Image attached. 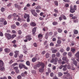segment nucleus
Instances as JSON below:
<instances>
[{
	"mask_svg": "<svg viewBox=\"0 0 79 79\" xmlns=\"http://www.w3.org/2000/svg\"><path fill=\"white\" fill-rule=\"evenodd\" d=\"M53 75H54L53 73H50V76L51 77H53Z\"/></svg>",
	"mask_w": 79,
	"mask_h": 79,
	"instance_id": "nucleus-61",
	"label": "nucleus"
},
{
	"mask_svg": "<svg viewBox=\"0 0 79 79\" xmlns=\"http://www.w3.org/2000/svg\"><path fill=\"white\" fill-rule=\"evenodd\" d=\"M3 62L2 60H0V70L1 71H4L5 70V68L2 67L3 66Z\"/></svg>",
	"mask_w": 79,
	"mask_h": 79,
	"instance_id": "nucleus-1",
	"label": "nucleus"
},
{
	"mask_svg": "<svg viewBox=\"0 0 79 79\" xmlns=\"http://www.w3.org/2000/svg\"><path fill=\"white\" fill-rule=\"evenodd\" d=\"M4 51L6 53H9L10 52V49L9 48H6L5 49Z\"/></svg>",
	"mask_w": 79,
	"mask_h": 79,
	"instance_id": "nucleus-12",
	"label": "nucleus"
},
{
	"mask_svg": "<svg viewBox=\"0 0 79 79\" xmlns=\"http://www.w3.org/2000/svg\"><path fill=\"white\" fill-rule=\"evenodd\" d=\"M54 12L55 13H58V10L56 9H55L54 10Z\"/></svg>",
	"mask_w": 79,
	"mask_h": 79,
	"instance_id": "nucleus-47",
	"label": "nucleus"
},
{
	"mask_svg": "<svg viewBox=\"0 0 79 79\" xmlns=\"http://www.w3.org/2000/svg\"><path fill=\"white\" fill-rule=\"evenodd\" d=\"M31 35H27L26 37V39L28 40L29 41H30V40H32V38H31Z\"/></svg>",
	"mask_w": 79,
	"mask_h": 79,
	"instance_id": "nucleus-9",
	"label": "nucleus"
},
{
	"mask_svg": "<svg viewBox=\"0 0 79 79\" xmlns=\"http://www.w3.org/2000/svg\"><path fill=\"white\" fill-rule=\"evenodd\" d=\"M57 44H60L61 43V41L60 40H58L57 41Z\"/></svg>",
	"mask_w": 79,
	"mask_h": 79,
	"instance_id": "nucleus-44",
	"label": "nucleus"
},
{
	"mask_svg": "<svg viewBox=\"0 0 79 79\" xmlns=\"http://www.w3.org/2000/svg\"><path fill=\"white\" fill-rule=\"evenodd\" d=\"M22 78L21 75H19L17 77V78L18 79H21Z\"/></svg>",
	"mask_w": 79,
	"mask_h": 79,
	"instance_id": "nucleus-43",
	"label": "nucleus"
},
{
	"mask_svg": "<svg viewBox=\"0 0 79 79\" xmlns=\"http://www.w3.org/2000/svg\"><path fill=\"white\" fill-rule=\"evenodd\" d=\"M69 79H73V76H72L71 75L69 77Z\"/></svg>",
	"mask_w": 79,
	"mask_h": 79,
	"instance_id": "nucleus-64",
	"label": "nucleus"
},
{
	"mask_svg": "<svg viewBox=\"0 0 79 79\" xmlns=\"http://www.w3.org/2000/svg\"><path fill=\"white\" fill-rule=\"evenodd\" d=\"M67 66V64H65V65H64V68L63 69V70L64 71H65L67 70V68H66Z\"/></svg>",
	"mask_w": 79,
	"mask_h": 79,
	"instance_id": "nucleus-11",
	"label": "nucleus"
},
{
	"mask_svg": "<svg viewBox=\"0 0 79 79\" xmlns=\"http://www.w3.org/2000/svg\"><path fill=\"white\" fill-rule=\"evenodd\" d=\"M52 24L54 26H56L58 24V23L56 22H54L52 23Z\"/></svg>",
	"mask_w": 79,
	"mask_h": 79,
	"instance_id": "nucleus-25",
	"label": "nucleus"
},
{
	"mask_svg": "<svg viewBox=\"0 0 79 79\" xmlns=\"http://www.w3.org/2000/svg\"><path fill=\"white\" fill-rule=\"evenodd\" d=\"M73 63L76 66H77V62L75 60H73Z\"/></svg>",
	"mask_w": 79,
	"mask_h": 79,
	"instance_id": "nucleus-13",
	"label": "nucleus"
},
{
	"mask_svg": "<svg viewBox=\"0 0 79 79\" xmlns=\"http://www.w3.org/2000/svg\"><path fill=\"white\" fill-rule=\"evenodd\" d=\"M77 17L76 16H73L72 18V19H77Z\"/></svg>",
	"mask_w": 79,
	"mask_h": 79,
	"instance_id": "nucleus-50",
	"label": "nucleus"
},
{
	"mask_svg": "<svg viewBox=\"0 0 79 79\" xmlns=\"http://www.w3.org/2000/svg\"><path fill=\"white\" fill-rule=\"evenodd\" d=\"M15 37H16V35L15 34H13L11 36V39H14V38Z\"/></svg>",
	"mask_w": 79,
	"mask_h": 79,
	"instance_id": "nucleus-22",
	"label": "nucleus"
},
{
	"mask_svg": "<svg viewBox=\"0 0 79 79\" xmlns=\"http://www.w3.org/2000/svg\"><path fill=\"white\" fill-rule=\"evenodd\" d=\"M26 64L27 66H30V62L29 61H27L26 62Z\"/></svg>",
	"mask_w": 79,
	"mask_h": 79,
	"instance_id": "nucleus-27",
	"label": "nucleus"
},
{
	"mask_svg": "<svg viewBox=\"0 0 79 79\" xmlns=\"http://www.w3.org/2000/svg\"><path fill=\"white\" fill-rule=\"evenodd\" d=\"M33 45L35 47H37V43H34Z\"/></svg>",
	"mask_w": 79,
	"mask_h": 79,
	"instance_id": "nucleus-55",
	"label": "nucleus"
},
{
	"mask_svg": "<svg viewBox=\"0 0 79 79\" xmlns=\"http://www.w3.org/2000/svg\"><path fill=\"white\" fill-rule=\"evenodd\" d=\"M5 36L8 40H10L11 39V34L6 33L5 34Z\"/></svg>",
	"mask_w": 79,
	"mask_h": 79,
	"instance_id": "nucleus-5",
	"label": "nucleus"
},
{
	"mask_svg": "<svg viewBox=\"0 0 79 79\" xmlns=\"http://www.w3.org/2000/svg\"><path fill=\"white\" fill-rule=\"evenodd\" d=\"M59 19L60 21H61V20L63 19V17H62V15L59 18Z\"/></svg>",
	"mask_w": 79,
	"mask_h": 79,
	"instance_id": "nucleus-36",
	"label": "nucleus"
},
{
	"mask_svg": "<svg viewBox=\"0 0 79 79\" xmlns=\"http://www.w3.org/2000/svg\"><path fill=\"white\" fill-rule=\"evenodd\" d=\"M11 27L12 29H15V28H16V26L15 25H13L11 26Z\"/></svg>",
	"mask_w": 79,
	"mask_h": 79,
	"instance_id": "nucleus-28",
	"label": "nucleus"
},
{
	"mask_svg": "<svg viewBox=\"0 0 79 79\" xmlns=\"http://www.w3.org/2000/svg\"><path fill=\"white\" fill-rule=\"evenodd\" d=\"M52 35L53 32H52V31H50L49 33H48V32H47L46 34L45 35V39L47 40V39H48V36H50V35Z\"/></svg>",
	"mask_w": 79,
	"mask_h": 79,
	"instance_id": "nucleus-3",
	"label": "nucleus"
},
{
	"mask_svg": "<svg viewBox=\"0 0 79 79\" xmlns=\"http://www.w3.org/2000/svg\"><path fill=\"white\" fill-rule=\"evenodd\" d=\"M52 52L53 53H55L56 52H57V50L56 49H54L53 50H52Z\"/></svg>",
	"mask_w": 79,
	"mask_h": 79,
	"instance_id": "nucleus-26",
	"label": "nucleus"
},
{
	"mask_svg": "<svg viewBox=\"0 0 79 79\" xmlns=\"http://www.w3.org/2000/svg\"><path fill=\"white\" fill-rule=\"evenodd\" d=\"M14 69L15 70H17L18 69V67H14Z\"/></svg>",
	"mask_w": 79,
	"mask_h": 79,
	"instance_id": "nucleus-58",
	"label": "nucleus"
},
{
	"mask_svg": "<svg viewBox=\"0 0 79 79\" xmlns=\"http://www.w3.org/2000/svg\"><path fill=\"white\" fill-rule=\"evenodd\" d=\"M45 65V64L42 62H39L38 63L36 64V66L37 68H40V66H44Z\"/></svg>",
	"mask_w": 79,
	"mask_h": 79,
	"instance_id": "nucleus-4",
	"label": "nucleus"
},
{
	"mask_svg": "<svg viewBox=\"0 0 79 79\" xmlns=\"http://www.w3.org/2000/svg\"><path fill=\"white\" fill-rule=\"evenodd\" d=\"M62 60L63 61H68V57H67L64 56L62 58Z\"/></svg>",
	"mask_w": 79,
	"mask_h": 79,
	"instance_id": "nucleus-16",
	"label": "nucleus"
},
{
	"mask_svg": "<svg viewBox=\"0 0 79 79\" xmlns=\"http://www.w3.org/2000/svg\"><path fill=\"white\" fill-rule=\"evenodd\" d=\"M31 12L32 15L35 17H37V14L35 11V10L31 9Z\"/></svg>",
	"mask_w": 79,
	"mask_h": 79,
	"instance_id": "nucleus-6",
	"label": "nucleus"
},
{
	"mask_svg": "<svg viewBox=\"0 0 79 79\" xmlns=\"http://www.w3.org/2000/svg\"><path fill=\"white\" fill-rule=\"evenodd\" d=\"M12 17V15H9L7 17V19H11V17Z\"/></svg>",
	"mask_w": 79,
	"mask_h": 79,
	"instance_id": "nucleus-33",
	"label": "nucleus"
},
{
	"mask_svg": "<svg viewBox=\"0 0 79 79\" xmlns=\"http://www.w3.org/2000/svg\"><path fill=\"white\" fill-rule=\"evenodd\" d=\"M17 65H18V63H16L14 64L12 66H17Z\"/></svg>",
	"mask_w": 79,
	"mask_h": 79,
	"instance_id": "nucleus-59",
	"label": "nucleus"
},
{
	"mask_svg": "<svg viewBox=\"0 0 79 79\" xmlns=\"http://www.w3.org/2000/svg\"><path fill=\"white\" fill-rule=\"evenodd\" d=\"M75 56H79V52H78L76 53V54H75Z\"/></svg>",
	"mask_w": 79,
	"mask_h": 79,
	"instance_id": "nucleus-62",
	"label": "nucleus"
},
{
	"mask_svg": "<svg viewBox=\"0 0 79 79\" xmlns=\"http://www.w3.org/2000/svg\"><path fill=\"white\" fill-rule=\"evenodd\" d=\"M12 32L13 34H16V31L15 30H12Z\"/></svg>",
	"mask_w": 79,
	"mask_h": 79,
	"instance_id": "nucleus-63",
	"label": "nucleus"
},
{
	"mask_svg": "<svg viewBox=\"0 0 79 79\" xmlns=\"http://www.w3.org/2000/svg\"><path fill=\"white\" fill-rule=\"evenodd\" d=\"M70 12L72 13H73L75 12V10L74 9H70Z\"/></svg>",
	"mask_w": 79,
	"mask_h": 79,
	"instance_id": "nucleus-18",
	"label": "nucleus"
},
{
	"mask_svg": "<svg viewBox=\"0 0 79 79\" xmlns=\"http://www.w3.org/2000/svg\"><path fill=\"white\" fill-rule=\"evenodd\" d=\"M37 27H35L33 29H32V34L34 35L35 34V32H36V30Z\"/></svg>",
	"mask_w": 79,
	"mask_h": 79,
	"instance_id": "nucleus-10",
	"label": "nucleus"
},
{
	"mask_svg": "<svg viewBox=\"0 0 79 79\" xmlns=\"http://www.w3.org/2000/svg\"><path fill=\"white\" fill-rule=\"evenodd\" d=\"M73 32L75 34H78V31L77 30H74Z\"/></svg>",
	"mask_w": 79,
	"mask_h": 79,
	"instance_id": "nucleus-23",
	"label": "nucleus"
},
{
	"mask_svg": "<svg viewBox=\"0 0 79 79\" xmlns=\"http://www.w3.org/2000/svg\"><path fill=\"white\" fill-rule=\"evenodd\" d=\"M68 55L69 56H72V53L71 52H69Z\"/></svg>",
	"mask_w": 79,
	"mask_h": 79,
	"instance_id": "nucleus-51",
	"label": "nucleus"
},
{
	"mask_svg": "<svg viewBox=\"0 0 79 79\" xmlns=\"http://www.w3.org/2000/svg\"><path fill=\"white\" fill-rule=\"evenodd\" d=\"M41 8V7L40 6H38L35 8V9H40Z\"/></svg>",
	"mask_w": 79,
	"mask_h": 79,
	"instance_id": "nucleus-37",
	"label": "nucleus"
},
{
	"mask_svg": "<svg viewBox=\"0 0 79 79\" xmlns=\"http://www.w3.org/2000/svg\"><path fill=\"white\" fill-rule=\"evenodd\" d=\"M63 67H64V65H62L59 67V69H61Z\"/></svg>",
	"mask_w": 79,
	"mask_h": 79,
	"instance_id": "nucleus-53",
	"label": "nucleus"
},
{
	"mask_svg": "<svg viewBox=\"0 0 79 79\" xmlns=\"http://www.w3.org/2000/svg\"><path fill=\"white\" fill-rule=\"evenodd\" d=\"M28 16H29V15H27L26 14H25L24 16V18H28Z\"/></svg>",
	"mask_w": 79,
	"mask_h": 79,
	"instance_id": "nucleus-21",
	"label": "nucleus"
},
{
	"mask_svg": "<svg viewBox=\"0 0 79 79\" xmlns=\"http://www.w3.org/2000/svg\"><path fill=\"white\" fill-rule=\"evenodd\" d=\"M37 58L36 57H34L32 59V62H35V61H37Z\"/></svg>",
	"mask_w": 79,
	"mask_h": 79,
	"instance_id": "nucleus-17",
	"label": "nucleus"
},
{
	"mask_svg": "<svg viewBox=\"0 0 79 79\" xmlns=\"http://www.w3.org/2000/svg\"><path fill=\"white\" fill-rule=\"evenodd\" d=\"M54 61V58H52L50 61L51 63H53Z\"/></svg>",
	"mask_w": 79,
	"mask_h": 79,
	"instance_id": "nucleus-54",
	"label": "nucleus"
},
{
	"mask_svg": "<svg viewBox=\"0 0 79 79\" xmlns=\"http://www.w3.org/2000/svg\"><path fill=\"white\" fill-rule=\"evenodd\" d=\"M6 24H7V22H6V21L5 20L4 21V25H6Z\"/></svg>",
	"mask_w": 79,
	"mask_h": 79,
	"instance_id": "nucleus-60",
	"label": "nucleus"
},
{
	"mask_svg": "<svg viewBox=\"0 0 79 79\" xmlns=\"http://www.w3.org/2000/svg\"><path fill=\"white\" fill-rule=\"evenodd\" d=\"M57 31L59 33H61L63 30L61 28H58L57 29Z\"/></svg>",
	"mask_w": 79,
	"mask_h": 79,
	"instance_id": "nucleus-20",
	"label": "nucleus"
},
{
	"mask_svg": "<svg viewBox=\"0 0 79 79\" xmlns=\"http://www.w3.org/2000/svg\"><path fill=\"white\" fill-rule=\"evenodd\" d=\"M58 61V58L56 57L54 59V62H56Z\"/></svg>",
	"mask_w": 79,
	"mask_h": 79,
	"instance_id": "nucleus-52",
	"label": "nucleus"
},
{
	"mask_svg": "<svg viewBox=\"0 0 79 79\" xmlns=\"http://www.w3.org/2000/svg\"><path fill=\"white\" fill-rule=\"evenodd\" d=\"M5 8L3 7H2L1 9V11L2 12H3L5 11Z\"/></svg>",
	"mask_w": 79,
	"mask_h": 79,
	"instance_id": "nucleus-34",
	"label": "nucleus"
},
{
	"mask_svg": "<svg viewBox=\"0 0 79 79\" xmlns=\"http://www.w3.org/2000/svg\"><path fill=\"white\" fill-rule=\"evenodd\" d=\"M42 30L44 32H47V31H48V28L46 27H44L43 28Z\"/></svg>",
	"mask_w": 79,
	"mask_h": 79,
	"instance_id": "nucleus-15",
	"label": "nucleus"
},
{
	"mask_svg": "<svg viewBox=\"0 0 79 79\" xmlns=\"http://www.w3.org/2000/svg\"><path fill=\"white\" fill-rule=\"evenodd\" d=\"M58 74L59 77H60V76H62L63 75V74H62V73H59Z\"/></svg>",
	"mask_w": 79,
	"mask_h": 79,
	"instance_id": "nucleus-40",
	"label": "nucleus"
},
{
	"mask_svg": "<svg viewBox=\"0 0 79 79\" xmlns=\"http://www.w3.org/2000/svg\"><path fill=\"white\" fill-rule=\"evenodd\" d=\"M27 72L25 71L24 73H23L21 74V76L22 77H24L26 76H27Z\"/></svg>",
	"mask_w": 79,
	"mask_h": 79,
	"instance_id": "nucleus-8",
	"label": "nucleus"
},
{
	"mask_svg": "<svg viewBox=\"0 0 79 79\" xmlns=\"http://www.w3.org/2000/svg\"><path fill=\"white\" fill-rule=\"evenodd\" d=\"M56 56L57 57H60V53L59 52L56 53Z\"/></svg>",
	"mask_w": 79,
	"mask_h": 79,
	"instance_id": "nucleus-29",
	"label": "nucleus"
},
{
	"mask_svg": "<svg viewBox=\"0 0 79 79\" xmlns=\"http://www.w3.org/2000/svg\"><path fill=\"white\" fill-rule=\"evenodd\" d=\"M0 79H7V77L6 76H4L3 77H1Z\"/></svg>",
	"mask_w": 79,
	"mask_h": 79,
	"instance_id": "nucleus-42",
	"label": "nucleus"
},
{
	"mask_svg": "<svg viewBox=\"0 0 79 79\" xmlns=\"http://www.w3.org/2000/svg\"><path fill=\"white\" fill-rule=\"evenodd\" d=\"M15 8H18V7H20V6L19 5H17L16 4H15Z\"/></svg>",
	"mask_w": 79,
	"mask_h": 79,
	"instance_id": "nucleus-45",
	"label": "nucleus"
},
{
	"mask_svg": "<svg viewBox=\"0 0 79 79\" xmlns=\"http://www.w3.org/2000/svg\"><path fill=\"white\" fill-rule=\"evenodd\" d=\"M30 25L31 26H33V27H34V26H36V24L34 22H31L30 23Z\"/></svg>",
	"mask_w": 79,
	"mask_h": 79,
	"instance_id": "nucleus-14",
	"label": "nucleus"
},
{
	"mask_svg": "<svg viewBox=\"0 0 79 79\" xmlns=\"http://www.w3.org/2000/svg\"><path fill=\"white\" fill-rule=\"evenodd\" d=\"M71 52H73V53H74V52H75V51H76V49H75V48H72L71 49Z\"/></svg>",
	"mask_w": 79,
	"mask_h": 79,
	"instance_id": "nucleus-24",
	"label": "nucleus"
},
{
	"mask_svg": "<svg viewBox=\"0 0 79 79\" xmlns=\"http://www.w3.org/2000/svg\"><path fill=\"white\" fill-rule=\"evenodd\" d=\"M49 53H47L46 54V58H49Z\"/></svg>",
	"mask_w": 79,
	"mask_h": 79,
	"instance_id": "nucleus-32",
	"label": "nucleus"
},
{
	"mask_svg": "<svg viewBox=\"0 0 79 79\" xmlns=\"http://www.w3.org/2000/svg\"><path fill=\"white\" fill-rule=\"evenodd\" d=\"M4 21H5V19L4 18H1L0 19V22H2V23H3Z\"/></svg>",
	"mask_w": 79,
	"mask_h": 79,
	"instance_id": "nucleus-30",
	"label": "nucleus"
},
{
	"mask_svg": "<svg viewBox=\"0 0 79 79\" xmlns=\"http://www.w3.org/2000/svg\"><path fill=\"white\" fill-rule=\"evenodd\" d=\"M45 68V65L42 66L39 69V72L40 73H43L44 71V68Z\"/></svg>",
	"mask_w": 79,
	"mask_h": 79,
	"instance_id": "nucleus-7",
	"label": "nucleus"
},
{
	"mask_svg": "<svg viewBox=\"0 0 79 79\" xmlns=\"http://www.w3.org/2000/svg\"><path fill=\"white\" fill-rule=\"evenodd\" d=\"M54 3H55V5L56 6H58V2H57V1H55L54 2Z\"/></svg>",
	"mask_w": 79,
	"mask_h": 79,
	"instance_id": "nucleus-31",
	"label": "nucleus"
},
{
	"mask_svg": "<svg viewBox=\"0 0 79 79\" xmlns=\"http://www.w3.org/2000/svg\"><path fill=\"white\" fill-rule=\"evenodd\" d=\"M77 6H76V5H74L73 6V9L75 10H77Z\"/></svg>",
	"mask_w": 79,
	"mask_h": 79,
	"instance_id": "nucleus-41",
	"label": "nucleus"
},
{
	"mask_svg": "<svg viewBox=\"0 0 79 79\" xmlns=\"http://www.w3.org/2000/svg\"><path fill=\"white\" fill-rule=\"evenodd\" d=\"M62 16L63 18L64 19H66V17L64 15H62Z\"/></svg>",
	"mask_w": 79,
	"mask_h": 79,
	"instance_id": "nucleus-39",
	"label": "nucleus"
},
{
	"mask_svg": "<svg viewBox=\"0 0 79 79\" xmlns=\"http://www.w3.org/2000/svg\"><path fill=\"white\" fill-rule=\"evenodd\" d=\"M19 67L20 69H23V68H24L25 69H28L27 67H26V65L23 64H19Z\"/></svg>",
	"mask_w": 79,
	"mask_h": 79,
	"instance_id": "nucleus-2",
	"label": "nucleus"
},
{
	"mask_svg": "<svg viewBox=\"0 0 79 79\" xmlns=\"http://www.w3.org/2000/svg\"><path fill=\"white\" fill-rule=\"evenodd\" d=\"M73 22H74V23H78V19H75V20H73Z\"/></svg>",
	"mask_w": 79,
	"mask_h": 79,
	"instance_id": "nucleus-35",
	"label": "nucleus"
},
{
	"mask_svg": "<svg viewBox=\"0 0 79 79\" xmlns=\"http://www.w3.org/2000/svg\"><path fill=\"white\" fill-rule=\"evenodd\" d=\"M48 72L49 73H51V70H50V68L48 69Z\"/></svg>",
	"mask_w": 79,
	"mask_h": 79,
	"instance_id": "nucleus-57",
	"label": "nucleus"
},
{
	"mask_svg": "<svg viewBox=\"0 0 79 79\" xmlns=\"http://www.w3.org/2000/svg\"><path fill=\"white\" fill-rule=\"evenodd\" d=\"M67 68L68 69H71V66L69 64L68 65H67Z\"/></svg>",
	"mask_w": 79,
	"mask_h": 79,
	"instance_id": "nucleus-48",
	"label": "nucleus"
},
{
	"mask_svg": "<svg viewBox=\"0 0 79 79\" xmlns=\"http://www.w3.org/2000/svg\"><path fill=\"white\" fill-rule=\"evenodd\" d=\"M76 57L77 58V61H79V56H76Z\"/></svg>",
	"mask_w": 79,
	"mask_h": 79,
	"instance_id": "nucleus-56",
	"label": "nucleus"
},
{
	"mask_svg": "<svg viewBox=\"0 0 79 79\" xmlns=\"http://www.w3.org/2000/svg\"><path fill=\"white\" fill-rule=\"evenodd\" d=\"M30 18V17L29 16H28V17L27 18V22H29L30 21V19H29Z\"/></svg>",
	"mask_w": 79,
	"mask_h": 79,
	"instance_id": "nucleus-46",
	"label": "nucleus"
},
{
	"mask_svg": "<svg viewBox=\"0 0 79 79\" xmlns=\"http://www.w3.org/2000/svg\"><path fill=\"white\" fill-rule=\"evenodd\" d=\"M18 34L19 35H21V34H22V31H21V30H19L18 31Z\"/></svg>",
	"mask_w": 79,
	"mask_h": 79,
	"instance_id": "nucleus-38",
	"label": "nucleus"
},
{
	"mask_svg": "<svg viewBox=\"0 0 79 79\" xmlns=\"http://www.w3.org/2000/svg\"><path fill=\"white\" fill-rule=\"evenodd\" d=\"M38 37L39 38V39H41L43 37V35L41 34H40L39 35Z\"/></svg>",
	"mask_w": 79,
	"mask_h": 79,
	"instance_id": "nucleus-19",
	"label": "nucleus"
},
{
	"mask_svg": "<svg viewBox=\"0 0 79 79\" xmlns=\"http://www.w3.org/2000/svg\"><path fill=\"white\" fill-rule=\"evenodd\" d=\"M50 46H54V44H53V42H51L50 43V44H49Z\"/></svg>",
	"mask_w": 79,
	"mask_h": 79,
	"instance_id": "nucleus-49",
	"label": "nucleus"
}]
</instances>
